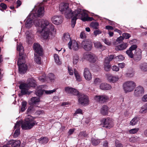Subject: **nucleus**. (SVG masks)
Wrapping results in <instances>:
<instances>
[{
    "instance_id": "obj_1",
    "label": "nucleus",
    "mask_w": 147,
    "mask_h": 147,
    "mask_svg": "<svg viewBox=\"0 0 147 147\" xmlns=\"http://www.w3.org/2000/svg\"><path fill=\"white\" fill-rule=\"evenodd\" d=\"M34 23L35 26L38 27L37 32L44 39L51 38L55 34L54 26L47 20L37 18L34 21Z\"/></svg>"
},
{
    "instance_id": "obj_2",
    "label": "nucleus",
    "mask_w": 147,
    "mask_h": 147,
    "mask_svg": "<svg viewBox=\"0 0 147 147\" xmlns=\"http://www.w3.org/2000/svg\"><path fill=\"white\" fill-rule=\"evenodd\" d=\"M17 49L19 52L20 56L17 62L19 72L20 74H24L26 72L27 69V65L25 64L26 56L24 55V49L21 43L17 44Z\"/></svg>"
},
{
    "instance_id": "obj_3",
    "label": "nucleus",
    "mask_w": 147,
    "mask_h": 147,
    "mask_svg": "<svg viewBox=\"0 0 147 147\" xmlns=\"http://www.w3.org/2000/svg\"><path fill=\"white\" fill-rule=\"evenodd\" d=\"M36 123V121L34 120V118L32 116L28 115L26 117L24 121L22 124L21 121L17 122L14 127V128L20 129V127L21 125L23 129H30L32 128Z\"/></svg>"
},
{
    "instance_id": "obj_4",
    "label": "nucleus",
    "mask_w": 147,
    "mask_h": 147,
    "mask_svg": "<svg viewBox=\"0 0 147 147\" xmlns=\"http://www.w3.org/2000/svg\"><path fill=\"white\" fill-rule=\"evenodd\" d=\"M36 86V81L33 79H30V82L28 84H22L20 85L19 87L21 90L22 95L26 94L30 87H35Z\"/></svg>"
},
{
    "instance_id": "obj_5",
    "label": "nucleus",
    "mask_w": 147,
    "mask_h": 147,
    "mask_svg": "<svg viewBox=\"0 0 147 147\" xmlns=\"http://www.w3.org/2000/svg\"><path fill=\"white\" fill-rule=\"evenodd\" d=\"M33 48L36 53L38 55L34 54L35 61L37 63L40 64L41 63V61L40 56H41L42 55V49L40 45L37 43L34 44Z\"/></svg>"
},
{
    "instance_id": "obj_6",
    "label": "nucleus",
    "mask_w": 147,
    "mask_h": 147,
    "mask_svg": "<svg viewBox=\"0 0 147 147\" xmlns=\"http://www.w3.org/2000/svg\"><path fill=\"white\" fill-rule=\"evenodd\" d=\"M69 4L66 3H63L60 4L59 6V9L62 13H64L65 17L67 19L70 18L71 11V8L69 7Z\"/></svg>"
},
{
    "instance_id": "obj_7",
    "label": "nucleus",
    "mask_w": 147,
    "mask_h": 147,
    "mask_svg": "<svg viewBox=\"0 0 147 147\" xmlns=\"http://www.w3.org/2000/svg\"><path fill=\"white\" fill-rule=\"evenodd\" d=\"M136 86V83L133 81H127L123 85V90L126 93L132 91Z\"/></svg>"
},
{
    "instance_id": "obj_8",
    "label": "nucleus",
    "mask_w": 147,
    "mask_h": 147,
    "mask_svg": "<svg viewBox=\"0 0 147 147\" xmlns=\"http://www.w3.org/2000/svg\"><path fill=\"white\" fill-rule=\"evenodd\" d=\"M71 14L70 18L71 17H75L77 19H80L82 20V18L86 15V13L81 9H78L76 10L73 12L71 11Z\"/></svg>"
},
{
    "instance_id": "obj_9",
    "label": "nucleus",
    "mask_w": 147,
    "mask_h": 147,
    "mask_svg": "<svg viewBox=\"0 0 147 147\" xmlns=\"http://www.w3.org/2000/svg\"><path fill=\"white\" fill-rule=\"evenodd\" d=\"M44 8L41 7L37 8L35 11L33 10L30 15V18L37 17H41L43 15Z\"/></svg>"
},
{
    "instance_id": "obj_10",
    "label": "nucleus",
    "mask_w": 147,
    "mask_h": 147,
    "mask_svg": "<svg viewBox=\"0 0 147 147\" xmlns=\"http://www.w3.org/2000/svg\"><path fill=\"white\" fill-rule=\"evenodd\" d=\"M101 122L104 127L110 128L113 126V121L111 118H103L101 120Z\"/></svg>"
},
{
    "instance_id": "obj_11",
    "label": "nucleus",
    "mask_w": 147,
    "mask_h": 147,
    "mask_svg": "<svg viewBox=\"0 0 147 147\" xmlns=\"http://www.w3.org/2000/svg\"><path fill=\"white\" fill-rule=\"evenodd\" d=\"M83 58L91 63H94L97 60V57L94 54L86 53L83 54Z\"/></svg>"
},
{
    "instance_id": "obj_12",
    "label": "nucleus",
    "mask_w": 147,
    "mask_h": 147,
    "mask_svg": "<svg viewBox=\"0 0 147 147\" xmlns=\"http://www.w3.org/2000/svg\"><path fill=\"white\" fill-rule=\"evenodd\" d=\"M92 43L89 40H85L83 41L81 43V47L86 51H90L92 47Z\"/></svg>"
},
{
    "instance_id": "obj_13",
    "label": "nucleus",
    "mask_w": 147,
    "mask_h": 147,
    "mask_svg": "<svg viewBox=\"0 0 147 147\" xmlns=\"http://www.w3.org/2000/svg\"><path fill=\"white\" fill-rule=\"evenodd\" d=\"M78 102L82 105H86L88 104V96L84 94H79Z\"/></svg>"
},
{
    "instance_id": "obj_14",
    "label": "nucleus",
    "mask_w": 147,
    "mask_h": 147,
    "mask_svg": "<svg viewBox=\"0 0 147 147\" xmlns=\"http://www.w3.org/2000/svg\"><path fill=\"white\" fill-rule=\"evenodd\" d=\"M65 91L67 94L77 95L79 94L78 91L76 89L70 87H66L65 88Z\"/></svg>"
},
{
    "instance_id": "obj_15",
    "label": "nucleus",
    "mask_w": 147,
    "mask_h": 147,
    "mask_svg": "<svg viewBox=\"0 0 147 147\" xmlns=\"http://www.w3.org/2000/svg\"><path fill=\"white\" fill-rule=\"evenodd\" d=\"M51 21L54 24L58 25L62 22V18L60 16H54L51 19Z\"/></svg>"
},
{
    "instance_id": "obj_16",
    "label": "nucleus",
    "mask_w": 147,
    "mask_h": 147,
    "mask_svg": "<svg viewBox=\"0 0 147 147\" xmlns=\"http://www.w3.org/2000/svg\"><path fill=\"white\" fill-rule=\"evenodd\" d=\"M68 45L70 49H73L74 51H76L79 49L78 44L75 40H70L68 43Z\"/></svg>"
},
{
    "instance_id": "obj_17",
    "label": "nucleus",
    "mask_w": 147,
    "mask_h": 147,
    "mask_svg": "<svg viewBox=\"0 0 147 147\" xmlns=\"http://www.w3.org/2000/svg\"><path fill=\"white\" fill-rule=\"evenodd\" d=\"M144 92L143 88L140 86H139L136 88L134 90V95L136 96H140L144 93Z\"/></svg>"
},
{
    "instance_id": "obj_18",
    "label": "nucleus",
    "mask_w": 147,
    "mask_h": 147,
    "mask_svg": "<svg viewBox=\"0 0 147 147\" xmlns=\"http://www.w3.org/2000/svg\"><path fill=\"white\" fill-rule=\"evenodd\" d=\"M94 99L98 101L104 102L109 100V97L108 96L105 95L101 96L96 95L94 97Z\"/></svg>"
},
{
    "instance_id": "obj_19",
    "label": "nucleus",
    "mask_w": 147,
    "mask_h": 147,
    "mask_svg": "<svg viewBox=\"0 0 147 147\" xmlns=\"http://www.w3.org/2000/svg\"><path fill=\"white\" fill-rule=\"evenodd\" d=\"M84 76L86 80L88 81L90 80L92 78V75L89 69L85 68L84 70Z\"/></svg>"
},
{
    "instance_id": "obj_20",
    "label": "nucleus",
    "mask_w": 147,
    "mask_h": 147,
    "mask_svg": "<svg viewBox=\"0 0 147 147\" xmlns=\"http://www.w3.org/2000/svg\"><path fill=\"white\" fill-rule=\"evenodd\" d=\"M106 77L107 80L111 82H115L119 79L118 76H115L110 74H107L106 75Z\"/></svg>"
},
{
    "instance_id": "obj_21",
    "label": "nucleus",
    "mask_w": 147,
    "mask_h": 147,
    "mask_svg": "<svg viewBox=\"0 0 147 147\" xmlns=\"http://www.w3.org/2000/svg\"><path fill=\"white\" fill-rule=\"evenodd\" d=\"M141 51L140 49H138L135 51V53L133 55L134 59L136 61L140 60L141 58Z\"/></svg>"
},
{
    "instance_id": "obj_22",
    "label": "nucleus",
    "mask_w": 147,
    "mask_h": 147,
    "mask_svg": "<svg viewBox=\"0 0 147 147\" xmlns=\"http://www.w3.org/2000/svg\"><path fill=\"white\" fill-rule=\"evenodd\" d=\"M100 88L101 89L103 90H110L112 87L109 84L103 83L100 84Z\"/></svg>"
},
{
    "instance_id": "obj_23",
    "label": "nucleus",
    "mask_w": 147,
    "mask_h": 147,
    "mask_svg": "<svg viewBox=\"0 0 147 147\" xmlns=\"http://www.w3.org/2000/svg\"><path fill=\"white\" fill-rule=\"evenodd\" d=\"M109 108L105 105H103L100 109L101 113L104 115H106L108 113Z\"/></svg>"
},
{
    "instance_id": "obj_24",
    "label": "nucleus",
    "mask_w": 147,
    "mask_h": 147,
    "mask_svg": "<svg viewBox=\"0 0 147 147\" xmlns=\"http://www.w3.org/2000/svg\"><path fill=\"white\" fill-rule=\"evenodd\" d=\"M127 46V44L126 43L121 44L115 48V50L116 51H121L125 49Z\"/></svg>"
},
{
    "instance_id": "obj_25",
    "label": "nucleus",
    "mask_w": 147,
    "mask_h": 147,
    "mask_svg": "<svg viewBox=\"0 0 147 147\" xmlns=\"http://www.w3.org/2000/svg\"><path fill=\"white\" fill-rule=\"evenodd\" d=\"M32 25L33 21L32 19L30 18L27 19L25 23L26 27L27 28H29Z\"/></svg>"
},
{
    "instance_id": "obj_26",
    "label": "nucleus",
    "mask_w": 147,
    "mask_h": 147,
    "mask_svg": "<svg viewBox=\"0 0 147 147\" xmlns=\"http://www.w3.org/2000/svg\"><path fill=\"white\" fill-rule=\"evenodd\" d=\"M94 47L97 49H100L102 51L104 50L106 47L102 45L100 42H94Z\"/></svg>"
},
{
    "instance_id": "obj_27",
    "label": "nucleus",
    "mask_w": 147,
    "mask_h": 147,
    "mask_svg": "<svg viewBox=\"0 0 147 147\" xmlns=\"http://www.w3.org/2000/svg\"><path fill=\"white\" fill-rule=\"evenodd\" d=\"M74 73L77 81L81 82L82 80V77L80 74L76 69H74Z\"/></svg>"
},
{
    "instance_id": "obj_28",
    "label": "nucleus",
    "mask_w": 147,
    "mask_h": 147,
    "mask_svg": "<svg viewBox=\"0 0 147 147\" xmlns=\"http://www.w3.org/2000/svg\"><path fill=\"white\" fill-rule=\"evenodd\" d=\"M139 112L141 114H145L147 113V103L141 107Z\"/></svg>"
},
{
    "instance_id": "obj_29",
    "label": "nucleus",
    "mask_w": 147,
    "mask_h": 147,
    "mask_svg": "<svg viewBox=\"0 0 147 147\" xmlns=\"http://www.w3.org/2000/svg\"><path fill=\"white\" fill-rule=\"evenodd\" d=\"M12 141L11 144V147H19L20 145V142L19 140L15 141L13 140H10Z\"/></svg>"
},
{
    "instance_id": "obj_30",
    "label": "nucleus",
    "mask_w": 147,
    "mask_h": 147,
    "mask_svg": "<svg viewBox=\"0 0 147 147\" xmlns=\"http://www.w3.org/2000/svg\"><path fill=\"white\" fill-rule=\"evenodd\" d=\"M42 87V86H41L38 87V89L35 92L37 96H40L43 94L44 90L41 89Z\"/></svg>"
},
{
    "instance_id": "obj_31",
    "label": "nucleus",
    "mask_w": 147,
    "mask_h": 147,
    "mask_svg": "<svg viewBox=\"0 0 147 147\" xmlns=\"http://www.w3.org/2000/svg\"><path fill=\"white\" fill-rule=\"evenodd\" d=\"M140 69L144 71H147V63H143L140 64L139 66Z\"/></svg>"
},
{
    "instance_id": "obj_32",
    "label": "nucleus",
    "mask_w": 147,
    "mask_h": 147,
    "mask_svg": "<svg viewBox=\"0 0 147 147\" xmlns=\"http://www.w3.org/2000/svg\"><path fill=\"white\" fill-rule=\"evenodd\" d=\"M139 120V118L137 117L134 118L130 121V124L131 125H134L136 124Z\"/></svg>"
},
{
    "instance_id": "obj_33",
    "label": "nucleus",
    "mask_w": 147,
    "mask_h": 147,
    "mask_svg": "<svg viewBox=\"0 0 147 147\" xmlns=\"http://www.w3.org/2000/svg\"><path fill=\"white\" fill-rule=\"evenodd\" d=\"M26 35V41L28 43H30L32 41V38H31V34H30L28 31H27L25 33Z\"/></svg>"
},
{
    "instance_id": "obj_34",
    "label": "nucleus",
    "mask_w": 147,
    "mask_h": 147,
    "mask_svg": "<svg viewBox=\"0 0 147 147\" xmlns=\"http://www.w3.org/2000/svg\"><path fill=\"white\" fill-rule=\"evenodd\" d=\"M92 144L94 146H97L100 142V140L99 139L92 138L91 139Z\"/></svg>"
},
{
    "instance_id": "obj_35",
    "label": "nucleus",
    "mask_w": 147,
    "mask_h": 147,
    "mask_svg": "<svg viewBox=\"0 0 147 147\" xmlns=\"http://www.w3.org/2000/svg\"><path fill=\"white\" fill-rule=\"evenodd\" d=\"M114 56L113 55H111L108 56L105 59L104 62L105 63H109L114 58Z\"/></svg>"
},
{
    "instance_id": "obj_36",
    "label": "nucleus",
    "mask_w": 147,
    "mask_h": 147,
    "mask_svg": "<svg viewBox=\"0 0 147 147\" xmlns=\"http://www.w3.org/2000/svg\"><path fill=\"white\" fill-rule=\"evenodd\" d=\"M39 142L41 144H46L48 142V139L46 137L41 138L38 140Z\"/></svg>"
},
{
    "instance_id": "obj_37",
    "label": "nucleus",
    "mask_w": 147,
    "mask_h": 147,
    "mask_svg": "<svg viewBox=\"0 0 147 147\" xmlns=\"http://www.w3.org/2000/svg\"><path fill=\"white\" fill-rule=\"evenodd\" d=\"M32 103V104H36L40 101V98L38 97H34L31 99Z\"/></svg>"
},
{
    "instance_id": "obj_38",
    "label": "nucleus",
    "mask_w": 147,
    "mask_h": 147,
    "mask_svg": "<svg viewBox=\"0 0 147 147\" xmlns=\"http://www.w3.org/2000/svg\"><path fill=\"white\" fill-rule=\"evenodd\" d=\"M55 62L58 65H60L61 63V62L60 61L59 57L57 54H55L54 56Z\"/></svg>"
},
{
    "instance_id": "obj_39",
    "label": "nucleus",
    "mask_w": 147,
    "mask_h": 147,
    "mask_svg": "<svg viewBox=\"0 0 147 147\" xmlns=\"http://www.w3.org/2000/svg\"><path fill=\"white\" fill-rule=\"evenodd\" d=\"M99 26V24L98 22H92L90 24V26L91 27L95 29H97L98 26Z\"/></svg>"
},
{
    "instance_id": "obj_40",
    "label": "nucleus",
    "mask_w": 147,
    "mask_h": 147,
    "mask_svg": "<svg viewBox=\"0 0 147 147\" xmlns=\"http://www.w3.org/2000/svg\"><path fill=\"white\" fill-rule=\"evenodd\" d=\"M94 20V19L92 17H90L87 16V14L82 19V20L83 22L86 21H92Z\"/></svg>"
},
{
    "instance_id": "obj_41",
    "label": "nucleus",
    "mask_w": 147,
    "mask_h": 147,
    "mask_svg": "<svg viewBox=\"0 0 147 147\" xmlns=\"http://www.w3.org/2000/svg\"><path fill=\"white\" fill-rule=\"evenodd\" d=\"M63 40L64 41H68L69 40L70 41L72 40L70 38V35L68 34H64Z\"/></svg>"
},
{
    "instance_id": "obj_42",
    "label": "nucleus",
    "mask_w": 147,
    "mask_h": 147,
    "mask_svg": "<svg viewBox=\"0 0 147 147\" xmlns=\"http://www.w3.org/2000/svg\"><path fill=\"white\" fill-rule=\"evenodd\" d=\"M27 102L25 101H23L22 103V106L21 109V110L22 112H24L26 109V105Z\"/></svg>"
},
{
    "instance_id": "obj_43",
    "label": "nucleus",
    "mask_w": 147,
    "mask_h": 147,
    "mask_svg": "<svg viewBox=\"0 0 147 147\" xmlns=\"http://www.w3.org/2000/svg\"><path fill=\"white\" fill-rule=\"evenodd\" d=\"M139 130V128H135L131 129L129 131V134H134L136 133Z\"/></svg>"
},
{
    "instance_id": "obj_44",
    "label": "nucleus",
    "mask_w": 147,
    "mask_h": 147,
    "mask_svg": "<svg viewBox=\"0 0 147 147\" xmlns=\"http://www.w3.org/2000/svg\"><path fill=\"white\" fill-rule=\"evenodd\" d=\"M111 65L109 63H105L104 62V69L107 71H109L110 70Z\"/></svg>"
},
{
    "instance_id": "obj_45",
    "label": "nucleus",
    "mask_w": 147,
    "mask_h": 147,
    "mask_svg": "<svg viewBox=\"0 0 147 147\" xmlns=\"http://www.w3.org/2000/svg\"><path fill=\"white\" fill-rule=\"evenodd\" d=\"M79 57L77 55H75L73 57V63L74 64H76L78 61Z\"/></svg>"
},
{
    "instance_id": "obj_46",
    "label": "nucleus",
    "mask_w": 147,
    "mask_h": 147,
    "mask_svg": "<svg viewBox=\"0 0 147 147\" xmlns=\"http://www.w3.org/2000/svg\"><path fill=\"white\" fill-rule=\"evenodd\" d=\"M124 57L121 55H119L116 57H115L114 58L117 61L123 60L124 59Z\"/></svg>"
},
{
    "instance_id": "obj_47",
    "label": "nucleus",
    "mask_w": 147,
    "mask_h": 147,
    "mask_svg": "<svg viewBox=\"0 0 147 147\" xmlns=\"http://www.w3.org/2000/svg\"><path fill=\"white\" fill-rule=\"evenodd\" d=\"M77 19L75 17H72L71 21V25L72 28L74 27Z\"/></svg>"
},
{
    "instance_id": "obj_48",
    "label": "nucleus",
    "mask_w": 147,
    "mask_h": 147,
    "mask_svg": "<svg viewBox=\"0 0 147 147\" xmlns=\"http://www.w3.org/2000/svg\"><path fill=\"white\" fill-rule=\"evenodd\" d=\"M126 54L131 58H133V55L132 53V51L129 49L127 50L126 52Z\"/></svg>"
},
{
    "instance_id": "obj_49",
    "label": "nucleus",
    "mask_w": 147,
    "mask_h": 147,
    "mask_svg": "<svg viewBox=\"0 0 147 147\" xmlns=\"http://www.w3.org/2000/svg\"><path fill=\"white\" fill-rule=\"evenodd\" d=\"M20 133V129H17L14 134L13 137L14 138H16L19 135Z\"/></svg>"
},
{
    "instance_id": "obj_50",
    "label": "nucleus",
    "mask_w": 147,
    "mask_h": 147,
    "mask_svg": "<svg viewBox=\"0 0 147 147\" xmlns=\"http://www.w3.org/2000/svg\"><path fill=\"white\" fill-rule=\"evenodd\" d=\"M68 73L70 75H73L74 74V71L72 68L69 66H68Z\"/></svg>"
},
{
    "instance_id": "obj_51",
    "label": "nucleus",
    "mask_w": 147,
    "mask_h": 147,
    "mask_svg": "<svg viewBox=\"0 0 147 147\" xmlns=\"http://www.w3.org/2000/svg\"><path fill=\"white\" fill-rule=\"evenodd\" d=\"M122 36L123 38H124L127 39H129L131 37L130 35L127 33H123L122 34Z\"/></svg>"
},
{
    "instance_id": "obj_52",
    "label": "nucleus",
    "mask_w": 147,
    "mask_h": 147,
    "mask_svg": "<svg viewBox=\"0 0 147 147\" xmlns=\"http://www.w3.org/2000/svg\"><path fill=\"white\" fill-rule=\"evenodd\" d=\"M102 33V31L99 30H96L94 31L93 33L94 35L95 36H96L97 35L101 34Z\"/></svg>"
},
{
    "instance_id": "obj_53",
    "label": "nucleus",
    "mask_w": 147,
    "mask_h": 147,
    "mask_svg": "<svg viewBox=\"0 0 147 147\" xmlns=\"http://www.w3.org/2000/svg\"><path fill=\"white\" fill-rule=\"evenodd\" d=\"M87 136L86 133L84 131H82L80 132L78 135L79 137H81L83 138V137H85Z\"/></svg>"
},
{
    "instance_id": "obj_54",
    "label": "nucleus",
    "mask_w": 147,
    "mask_h": 147,
    "mask_svg": "<svg viewBox=\"0 0 147 147\" xmlns=\"http://www.w3.org/2000/svg\"><path fill=\"white\" fill-rule=\"evenodd\" d=\"M48 76L51 80H53L55 79V75L52 73L49 74Z\"/></svg>"
},
{
    "instance_id": "obj_55",
    "label": "nucleus",
    "mask_w": 147,
    "mask_h": 147,
    "mask_svg": "<svg viewBox=\"0 0 147 147\" xmlns=\"http://www.w3.org/2000/svg\"><path fill=\"white\" fill-rule=\"evenodd\" d=\"M116 147H123V145L121 142L117 140L115 141Z\"/></svg>"
},
{
    "instance_id": "obj_56",
    "label": "nucleus",
    "mask_w": 147,
    "mask_h": 147,
    "mask_svg": "<svg viewBox=\"0 0 147 147\" xmlns=\"http://www.w3.org/2000/svg\"><path fill=\"white\" fill-rule=\"evenodd\" d=\"M111 69L113 71H118L119 70V67L115 65L111 67Z\"/></svg>"
},
{
    "instance_id": "obj_57",
    "label": "nucleus",
    "mask_w": 147,
    "mask_h": 147,
    "mask_svg": "<svg viewBox=\"0 0 147 147\" xmlns=\"http://www.w3.org/2000/svg\"><path fill=\"white\" fill-rule=\"evenodd\" d=\"M56 90V89H53V90H44L45 93L47 94H50L53 93Z\"/></svg>"
},
{
    "instance_id": "obj_58",
    "label": "nucleus",
    "mask_w": 147,
    "mask_h": 147,
    "mask_svg": "<svg viewBox=\"0 0 147 147\" xmlns=\"http://www.w3.org/2000/svg\"><path fill=\"white\" fill-rule=\"evenodd\" d=\"M82 110L80 109H78L75 111V113L74 114V115H75L77 114H82Z\"/></svg>"
},
{
    "instance_id": "obj_59",
    "label": "nucleus",
    "mask_w": 147,
    "mask_h": 147,
    "mask_svg": "<svg viewBox=\"0 0 147 147\" xmlns=\"http://www.w3.org/2000/svg\"><path fill=\"white\" fill-rule=\"evenodd\" d=\"M123 39V38L122 36H120L117 38L116 41L118 43H120L122 41Z\"/></svg>"
},
{
    "instance_id": "obj_60",
    "label": "nucleus",
    "mask_w": 147,
    "mask_h": 147,
    "mask_svg": "<svg viewBox=\"0 0 147 147\" xmlns=\"http://www.w3.org/2000/svg\"><path fill=\"white\" fill-rule=\"evenodd\" d=\"M101 82V80L98 78H96L94 80V83L95 84H97Z\"/></svg>"
},
{
    "instance_id": "obj_61",
    "label": "nucleus",
    "mask_w": 147,
    "mask_h": 147,
    "mask_svg": "<svg viewBox=\"0 0 147 147\" xmlns=\"http://www.w3.org/2000/svg\"><path fill=\"white\" fill-rule=\"evenodd\" d=\"M38 79L40 81L42 82H44L45 80V76H40Z\"/></svg>"
},
{
    "instance_id": "obj_62",
    "label": "nucleus",
    "mask_w": 147,
    "mask_h": 147,
    "mask_svg": "<svg viewBox=\"0 0 147 147\" xmlns=\"http://www.w3.org/2000/svg\"><path fill=\"white\" fill-rule=\"evenodd\" d=\"M44 113V111L43 110H38L36 112V114L39 115L40 114H43Z\"/></svg>"
},
{
    "instance_id": "obj_63",
    "label": "nucleus",
    "mask_w": 147,
    "mask_h": 147,
    "mask_svg": "<svg viewBox=\"0 0 147 147\" xmlns=\"http://www.w3.org/2000/svg\"><path fill=\"white\" fill-rule=\"evenodd\" d=\"M142 100L144 102H147V94L143 96L142 98Z\"/></svg>"
},
{
    "instance_id": "obj_64",
    "label": "nucleus",
    "mask_w": 147,
    "mask_h": 147,
    "mask_svg": "<svg viewBox=\"0 0 147 147\" xmlns=\"http://www.w3.org/2000/svg\"><path fill=\"white\" fill-rule=\"evenodd\" d=\"M0 6L3 9H5L7 8L6 5L3 3H1V4Z\"/></svg>"
}]
</instances>
